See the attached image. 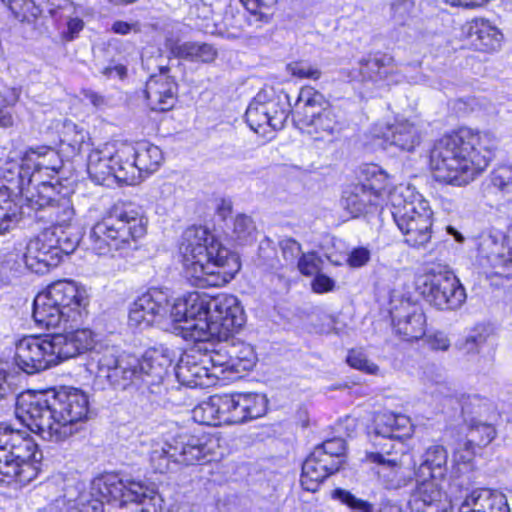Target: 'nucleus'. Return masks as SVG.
<instances>
[{
	"label": "nucleus",
	"instance_id": "4c0bfd02",
	"mask_svg": "<svg viewBox=\"0 0 512 512\" xmlns=\"http://www.w3.org/2000/svg\"><path fill=\"white\" fill-rule=\"evenodd\" d=\"M40 206L47 207L49 217L55 222L59 229L68 226L74 218L75 211L69 197L59 195L52 197L48 195L46 198H42Z\"/></svg>",
	"mask_w": 512,
	"mask_h": 512
},
{
	"label": "nucleus",
	"instance_id": "603ef678",
	"mask_svg": "<svg viewBox=\"0 0 512 512\" xmlns=\"http://www.w3.org/2000/svg\"><path fill=\"white\" fill-rule=\"evenodd\" d=\"M12 206L8 190L0 188V233L9 230L18 221L17 215L11 213Z\"/></svg>",
	"mask_w": 512,
	"mask_h": 512
},
{
	"label": "nucleus",
	"instance_id": "f257e3e1",
	"mask_svg": "<svg viewBox=\"0 0 512 512\" xmlns=\"http://www.w3.org/2000/svg\"><path fill=\"white\" fill-rule=\"evenodd\" d=\"M88 395L74 387L27 391L19 395L16 416L44 440L64 441L76 432L75 424L87 419Z\"/></svg>",
	"mask_w": 512,
	"mask_h": 512
},
{
	"label": "nucleus",
	"instance_id": "7ed1b4c3",
	"mask_svg": "<svg viewBox=\"0 0 512 512\" xmlns=\"http://www.w3.org/2000/svg\"><path fill=\"white\" fill-rule=\"evenodd\" d=\"M179 254L187 277L199 287H221L240 269L236 254L225 247L206 227L187 228Z\"/></svg>",
	"mask_w": 512,
	"mask_h": 512
},
{
	"label": "nucleus",
	"instance_id": "09e8293b",
	"mask_svg": "<svg viewBox=\"0 0 512 512\" xmlns=\"http://www.w3.org/2000/svg\"><path fill=\"white\" fill-rule=\"evenodd\" d=\"M87 132L72 122H65L61 135V143L66 144L72 152H80L87 139Z\"/></svg>",
	"mask_w": 512,
	"mask_h": 512
},
{
	"label": "nucleus",
	"instance_id": "6ab92c4d",
	"mask_svg": "<svg viewBox=\"0 0 512 512\" xmlns=\"http://www.w3.org/2000/svg\"><path fill=\"white\" fill-rule=\"evenodd\" d=\"M62 167V160L58 152L48 146L30 148L26 151L21 165L24 174H30L29 181L38 183L46 191H54L51 182L44 180V176L53 179Z\"/></svg>",
	"mask_w": 512,
	"mask_h": 512
},
{
	"label": "nucleus",
	"instance_id": "c85d7f7f",
	"mask_svg": "<svg viewBox=\"0 0 512 512\" xmlns=\"http://www.w3.org/2000/svg\"><path fill=\"white\" fill-rule=\"evenodd\" d=\"M417 486L411 493V512H451L450 504L443 500V492L437 482L416 479Z\"/></svg>",
	"mask_w": 512,
	"mask_h": 512
},
{
	"label": "nucleus",
	"instance_id": "1a4fd4ad",
	"mask_svg": "<svg viewBox=\"0 0 512 512\" xmlns=\"http://www.w3.org/2000/svg\"><path fill=\"white\" fill-rule=\"evenodd\" d=\"M391 214L405 242L416 248L431 240L432 211L410 185L400 184L390 194Z\"/></svg>",
	"mask_w": 512,
	"mask_h": 512
},
{
	"label": "nucleus",
	"instance_id": "dca6fc26",
	"mask_svg": "<svg viewBox=\"0 0 512 512\" xmlns=\"http://www.w3.org/2000/svg\"><path fill=\"white\" fill-rule=\"evenodd\" d=\"M53 334L25 336L16 343L15 363L27 374H35L60 363Z\"/></svg>",
	"mask_w": 512,
	"mask_h": 512
},
{
	"label": "nucleus",
	"instance_id": "de8ad7c7",
	"mask_svg": "<svg viewBox=\"0 0 512 512\" xmlns=\"http://www.w3.org/2000/svg\"><path fill=\"white\" fill-rule=\"evenodd\" d=\"M26 268V251L22 244L14 245L1 259V269L13 273H20Z\"/></svg>",
	"mask_w": 512,
	"mask_h": 512
},
{
	"label": "nucleus",
	"instance_id": "8fccbe9b",
	"mask_svg": "<svg viewBox=\"0 0 512 512\" xmlns=\"http://www.w3.org/2000/svg\"><path fill=\"white\" fill-rule=\"evenodd\" d=\"M246 406L247 421L257 419L265 415L268 400L265 395L258 393H242Z\"/></svg>",
	"mask_w": 512,
	"mask_h": 512
},
{
	"label": "nucleus",
	"instance_id": "6e6d98bb",
	"mask_svg": "<svg viewBox=\"0 0 512 512\" xmlns=\"http://www.w3.org/2000/svg\"><path fill=\"white\" fill-rule=\"evenodd\" d=\"M287 71L294 77L300 79L318 80L322 72L317 67L306 61H295L287 65Z\"/></svg>",
	"mask_w": 512,
	"mask_h": 512
},
{
	"label": "nucleus",
	"instance_id": "bf43d9fd",
	"mask_svg": "<svg viewBox=\"0 0 512 512\" xmlns=\"http://www.w3.org/2000/svg\"><path fill=\"white\" fill-rule=\"evenodd\" d=\"M321 263L322 261L316 253H303L297 261V267L301 274L312 276L320 272Z\"/></svg>",
	"mask_w": 512,
	"mask_h": 512
},
{
	"label": "nucleus",
	"instance_id": "e2e57ef3",
	"mask_svg": "<svg viewBox=\"0 0 512 512\" xmlns=\"http://www.w3.org/2000/svg\"><path fill=\"white\" fill-rule=\"evenodd\" d=\"M426 343L431 350L447 351L451 345L449 337L441 331H436L426 337Z\"/></svg>",
	"mask_w": 512,
	"mask_h": 512
},
{
	"label": "nucleus",
	"instance_id": "5701e85b",
	"mask_svg": "<svg viewBox=\"0 0 512 512\" xmlns=\"http://www.w3.org/2000/svg\"><path fill=\"white\" fill-rule=\"evenodd\" d=\"M391 318L395 333L404 340H418L425 335L426 317L417 305L402 301L391 310Z\"/></svg>",
	"mask_w": 512,
	"mask_h": 512
},
{
	"label": "nucleus",
	"instance_id": "680f3d73",
	"mask_svg": "<svg viewBox=\"0 0 512 512\" xmlns=\"http://www.w3.org/2000/svg\"><path fill=\"white\" fill-rule=\"evenodd\" d=\"M371 258V251L367 247L352 249L347 258V264L352 268L365 266Z\"/></svg>",
	"mask_w": 512,
	"mask_h": 512
},
{
	"label": "nucleus",
	"instance_id": "0e129e2a",
	"mask_svg": "<svg viewBox=\"0 0 512 512\" xmlns=\"http://www.w3.org/2000/svg\"><path fill=\"white\" fill-rule=\"evenodd\" d=\"M335 281L327 275L318 272L312 281V290L315 293L322 294L333 291Z\"/></svg>",
	"mask_w": 512,
	"mask_h": 512
},
{
	"label": "nucleus",
	"instance_id": "0eeeda50",
	"mask_svg": "<svg viewBox=\"0 0 512 512\" xmlns=\"http://www.w3.org/2000/svg\"><path fill=\"white\" fill-rule=\"evenodd\" d=\"M42 452L27 430L0 423V483L26 485L39 473Z\"/></svg>",
	"mask_w": 512,
	"mask_h": 512
},
{
	"label": "nucleus",
	"instance_id": "f8f14e48",
	"mask_svg": "<svg viewBox=\"0 0 512 512\" xmlns=\"http://www.w3.org/2000/svg\"><path fill=\"white\" fill-rule=\"evenodd\" d=\"M416 290L432 306L440 310H455L466 300L465 288L445 267L437 266L419 275Z\"/></svg>",
	"mask_w": 512,
	"mask_h": 512
},
{
	"label": "nucleus",
	"instance_id": "79ce46f5",
	"mask_svg": "<svg viewBox=\"0 0 512 512\" xmlns=\"http://www.w3.org/2000/svg\"><path fill=\"white\" fill-rule=\"evenodd\" d=\"M327 105L328 101L321 92L312 86H304L298 94L295 111L298 115H303L301 119H305L306 114H311V111H316V109L321 111Z\"/></svg>",
	"mask_w": 512,
	"mask_h": 512
},
{
	"label": "nucleus",
	"instance_id": "774afa93",
	"mask_svg": "<svg viewBox=\"0 0 512 512\" xmlns=\"http://www.w3.org/2000/svg\"><path fill=\"white\" fill-rule=\"evenodd\" d=\"M84 28V21L79 17L69 18L67 21V30L63 33V37L67 41H72L78 37Z\"/></svg>",
	"mask_w": 512,
	"mask_h": 512
},
{
	"label": "nucleus",
	"instance_id": "2eb2a0df",
	"mask_svg": "<svg viewBox=\"0 0 512 512\" xmlns=\"http://www.w3.org/2000/svg\"><path fill=\"white\" fill-rule=\"evenodd\" d=\"M291 111L287 93L262 90L257 93L246 110V121L250 128L259 133L282 129Z\"/></svg>",
	"mask_w": 512,
	"mask_h": 512
},
{
	"label": "nucleus",
	"instance_id": "473e14b6",
	"mask_svg": "<svg viewBox=\"0 0 512 512\" xmlns=\"http://www.w3.org/2000/svg\"><path fill=\"white\" fill-rule=\"evenodd\" d=\"M467 35L475 50L496 51L501 46L503 35L500 30L485 19H475L468 24Z\"/></svg>",
	"mask_w": 512,
	"mask_h": 512
},
{
	"label": "nucleus",
	"instance_id": "a19ab883",
	"mask_svg": "<svg viewBox=\"0 0 512 512\" xmlns=\"http://www.w3.org/2000/svg\"><path fill=\"white\" fill-rule=\"evenodd\" d=\"M83 491H88L83 485L70 487L66 490L62 500L67 506L66 512H102V500L98 498L82 500Z\"/></svg>",
	"mask_w": 512,
	"mask_h": 512
},
{
	"label": "nucleus",
	"instance_id": "e433bc0d",
	"mask_svg": "<svg viewBox=\"0 0 512 512\" xmlns=\"http://www.w3.org/2000/svg\"><path fill=\"white\" fill-rule=\"evenodd\" d=\"M303 125L313 128L315 133L336 135L339 134L345 127L335 110L331 107L323 108L321 111H311V114H306L305 119H299Z\"/></svg>",
	"mask_w": 512,
	"mask_h": 512
},
{
	"label": "nucleus",
	"instance_id": "4468645a",
	"mask_svg": "<svg viewBox=\"0 0 512 512\" xmlns=\"http://www.w3.org/2000/svg\"><path fill=\"white\" fill-rule=\"evenodd\" d=\"M138 359L132 356H118L114 348H106L97 359V371L93 381L95 389L108 387L115 390L135 388L139 390L137 374Z\"/></svg>",
	"mask_w": 512,
	"mask_h": 512
},
{
	"label": "nucleus",
	"instance_id": "864d4df0",
	"mask_svg": "<svg viewBox=\"0 0 512 512\" xmlns=\"http://www.w3.org/2000/svg\"><path fill=\"white\" fill-rule=\"evenodd\" d=\"M346 361L349 366L367 374H377L379 367L370 361L362 349H351Z\"/></svg>",
	"mask_w": 512,
	"mask_h": 512
},
{
	"label": "nucleus",
	"instance_id": "5fc2aeb1",
	"mask_svg": "<svg viewBox=\"0 0 512 512\" xmlns=\"http://www.w3.org/2000/svg\"><path fill=\"white\" fill-rule=\"evenodd\" d=\"M334 497L350 508L353 512H373V506L369 502L356 497L351 492L343 489L334 491Z\"/></svg>",
	"mask_w": 512,
	"mask_h": 512
},
{
	"label": "nucleus",
	"instance_id": "052dcab7",
	"mask_svg": "<svg viewBox=\"0 0 512 512\" xmlns=\"http://www.w3.org/2000/svg\"><path fill=\"white\" fill-rule=\"evenodd\" d=\"M282 256L287 264H294L302 254L301 245L292 238H286L279 243Z\"/></svg>",
	"mask_w": 512,
	"mask_h": 512
},
{
	"label": "nucleus",
	"instance_id": "4be33fe9",
	"mask_svg": "<svg viewBox=\"0 0 512 512\" xmlns=\"http://www.w3.org/2000/svg\"><path fill=\"white\" fill-rule=\"evenodd\" d=\"M64 324L66 332L53 334L60 362L75 358L94 348L96 335L91 329L79 328L80 324Z\"/></svg>",
	"mask_w": 512,
	"mask_h": 512
},
{
	"label": "nucleus",
	"instance_id": "f03ea898",
	"mask_svg": "<svg viewBox=\"0 0 512 512\" xmlns=\"http://www.w3.org/2000/svg\"><path fill=\"white\" fill-rule=\"evenodd\" d=\"M495 143L486 133L463 128L438 139L431 151L429 165L436 180L464 186L488 167Z\"/></svg>",
	"mask_w": 512,
	"mask_h": 512
},
{
	"label": "nucleus",
	"instance_id": "412c9836",
	"mask_svg": "<svg viewBox=\"0 0 512 512\" xmlns=\"http://www.w3.org/2000/svg\"><path fill=\"white\" fill-rule=\"evenodd\" d=\"M178 382L190 388H206L216 384L207 362H204L202 347L185 353L175 367Z\"/></svg>",
	"mask_w": 512,
	"mask_h": 512
},
{
	"label": "nucleus",
	"instance_id": "9d476101",
	"mask_svg": "<svg viewBox=\"0 0 512 512\" xmlns=\"http://www.w3.org/2000/svg\"><path fill=\"white\" fill-rule=\"evenodd\" d=\"M185 301V295L171 303V295L167 289L151 288L139 296L129 312V323L132 326H150L171 324L173 331L184 338V320L188 312H177L179 303Z\"/></svg>",
	"mask_w": 512,
	"mask_h": 512
},
{
	"label": "nucleus",
	"instance_id": "49530a36",
	"mask_svg": "<svg viewBox=\"0 0 512 512\" xmlns=\"http://www.w3.org/2000/svg\"><path fill=\"white\" fill-rule=\"evenodd\" d=\"M217 415L215 395L201 402L192 410L193 420L202 425L219 426V417Z\"/></svg>",
	"mask_w": 512,
	"mask_h": 512
},
{
	"label": "nucleus",
	"instance_id": "f704fd0d",
	"mask_svg": "<svg viewBox=\"0 0 512 512\" xmlns=\"http://www.w3.org/2000/svg\"><path fill=\"white\" fill-rule=\"evenodd\" d=\"M345 449V441L343 439L332 438L317 445L311 452V455L331 475L337 472L343 464Z\"/></svg>",
	"mask_w": 512,
	"mask_h": 512
},
{
	"label": "nucleus",
	"instance_id": "c756f323",
	"mask_svg": "<svg viewBox=\"0 0 512 512\" xmlns=\"http://www.w3.org/2000/svg\"><path fill=\"white\" fill-rule=\"evenodd\" d=\"M458 512H510V508L503 493L476 489L464 498Z\"/></svg>",
	"mask_w": 512,
	"mask_h": 512
},
{
	"label": "nucleus",
	"instance_id": "a18cd8bd",
	"mask_svg": "<svg viewBox=\"0 0 512 512\" xmlns=\"http://www.w3.org/2000/svg\"><path fill=\"white\" fill-rule=\"evenodd\" d=\"M495 437V429L487 423L472 424L468 433V440L465 443L467 455L460 456L463 461H469L472 456L470 451L474 446H485Z\"/></svg>",
	"mask_w": 512,
	"mask_h": 512
},
{
	"label": "nucleus",
	"instance_id": "58836bf2",
	"mask_svg": "<svg viewBox=\"0 0 512 512\" xmlns=\"http://www.w3.org/2000/svg\"><path fill=\"white\" fill-rule=\"evenodd\" d=\"M171 52L175 57L204 63L214 61L217 56V50L212 45L198 42L175 44L171 47Z\"/></svg>",
	"mask_w": 512,
	"mask_h": 512
},
{
	"label": "nucleus",
	"instance_id": "393cba45",
	"mask_svg": "<svg viewBox=\"0 0 512 512\" xmlns=\"http://www.w3.org/2000/svg\"><path fill=\"white\" fill-rule=\"evenodd\" d=\"M395 64L392 56L387 54L375 55L362 59L357 68L342 69L341 77L349 81H361L379 83L387 81L395 72Z\"/></svg>",
	"mask_w": 512,
	"mask_h": 512
},
{
	"label": "nucleus",
	"instance_id": "b1692460",
	"mask_svg": "<svg viewBox=\"0 0 512 512\" xmlns=\"http://www.w3.org/2000/svg\"><path fill=\"white\" fill-rule=\"evenodd\" d=\"M375 138L382 140L381 145L395 146L401 151L412 152L421 142L419 128L408 120L396 121L389 126L375 125L372 129Z\"/></svg>",
	"mask_w": 512,
	"mask_h": 512
},
{
	"label": "nucleus",
	"instance_id": "c9c22d12",
	"mask_svg": "<svg viewBox=\"0 0 512 512\" xmlns=\"http://www.w3.org/2000/svg\"><path fill=\"white\" fill-rule=\"evenodd\" d=\"M341 205L352 217H358L381 204L377 202V196H372L357 183L343 192Z\"/></svg>",
	"mask_w": 512,
	"mask_h": 512
},
{
	"label": "nucleus",
	"instance_id": "cd10ccee",
	"mask_svg": "<svg viewBox=\"0 0 512 512\" xmlns=\"http://www.w3.org/2000/svg\"><path fill=\"white\" fill-rule=\"evenodd\" d=\"M483 197L498 209H512V167L499 166L491 171L482 186Z\"/></svg>",
	"mask_w": 512,
	"mask_h": 512
},
{
	"label": "nucleus",
	"instance_id": "2f4dec72",
	"mask_svg": "<svg viewBox=\"0 0 512 512\" xmlns=\"http://www.w3.org/2000/svg\"><path fill=\"white\" fill-rule=\"evenodd\" d=\"M358 183L372 196H377V202L382 205L385 201L390 202V194L398 187L391 189L389 175L376 164H366L360 168Z\"/></svg>",
	"mask_w": 512,
	"mask_h": 512
},
{
	"label": "nucleus",
	"instance_id": "7c9ffc66",
	"mask_svg": "<svg viewBox=\"0 0 512 512\" xmlns=\"http://www.w3.org/2000/svg\"><path fill=\"white\" fill-rule=\"evenodd\" d=\"M448 453L442 445L429 446L415 471V478L437 482L447 474Z\"/></svg>",
	"mask_w": 512,
	"mask_h": 512
},
{
	"label": "nucleus",
	"instance_id": "9b49d317",
	"mask_svg": "<svg viewBox=\"0 0 512 512\" xmlns=\"http://www.w3.org/2000/svg\"><path fill=\"white\" fill-rule=\"evenodd\" d=\"M79 239L59 228L45 229L25 246L26 268L38 274L47 273L56 267L64 255L75 251Z\"/></svg>",
	"mask_w": 512,
	"mask_h": 512
},
{
	"label": "nucleus",
	"instance_id": "f3484780",
	"mask_svg": "<svg viewBox=\"0 0 512 512\" xmlns=\"http://www.w3.org/2000/svg\"><path fill=\"white\" fill-rule=\"evenodd\" d=\"M134 168L119 159L118 149L112 144H104L97 147L88 155L87 172L90 178L97 184H105L115 179L126 184H133Z\"/></svg>",
	"mask_w": 512,
	"mask_h": 512
},
{
	"label": "nucleus",
	"instance_id": "72a5a7b5",
	"mask_svg": "<svg viewBox=\"0 0 512 512\" xmlns=\"http://www.w3.org/2000/svg\"><path fill=\"white\" fill-rule=\"evenodd\" d=\"M216 340L218 341L217 344H205L202 347V353L204 355V362H207L217 382L220 378H225V373H232L230 369L232 360L228 339Z\"/></svg>",
	"mask_w": 512,
	"mask_h": 512
},
{
	"label": "nucleus",
	"instance_id": "37998d69",
	"mask_svg": "<svg viewBox=\"0 0 512 512\" xmlns=\"http://www.w3.org/2000/svg\"><path fill=\"white\" fill-rule=\"evenodd\" d=\"M329 475L328 470L310 454L302 465L301 485L305 490L315 492L319 484Z\"/></svg>",
	"mask_w": 512,
	"mask_h": 512
},
{
	"label": "nucleus",
	"instance_id": "13d9d810",
	"mask_svg": "<svg viewBox=\"0 0 512 512\" xmlns=\"http://www.w3.org/2000/svg\"><path fill=\"white\" fill-rule=\"evenodd\" d=\"M217 405L219 425L234 424L233 417V397L231 395H215Z\"/></svg>",
	"mask_w": 512,
	"mask_h": 512
},
{
	"label": "nucleus",
	"instance_id": "a211bd4d",
	"mask_svg": "<svg viewBox=\"0 0 512 512\" xmlns=\"http://www.w3.org/2000/svg\"><path fill=\"white\" fill-rule=\"evenodd\" d=\"M477 261L495 276L512 277V255L501 232L480 236L477 246Z\"/></svg>",
	"mask_w": 512,
	"mask_h": 512
},
{
	"label": "nucleus",
	"instance_id": "39448f33",
	"mask_svg": "<svg viewBox=\"0 0 512 512\" xmlns=\"http://www.w3.org/2000/svg\"><path fill=\"white\" fill-rule=\"evenodd\" d=\"M147 232V219L131 205L112 207L91 228L90 248L98 255L118 253L126 257L139 248Z\"/></svg>",
	"mask_w": 512,
	"mask_h": 512
},
{
	"label": "nucleus",
	"instance_id": "338daca9",
	"mask_svg": "<svg viewBox=\"0 0 512 512\" xmlns=\"http://www.w3.org/2000/svg\"><path fill=\"white\" fill-rule=\"evenodd\" d=\"M485 340L486 338L483 334L479 332L471 333L466 337L461 349L467 354L475 353L478 351L480 346L485 342Z\"/></svg>",
	"mask_w": 512,
	"mask_h": 512
},
{
	"label": "nucleus",
	"instance_id": "ea45409f",
	"mask_svg": "<svg viewBox=\"0 0 512 512\" xmlns=\"http://www.w3.org/2000/svg\"><path fill=\"white\" fill-rule=\"evenodd\" d=\"M251 18H247L243 12L226 11L222 21L215 24V29L211 33L218 34L229 39L239 38L245 28L250 25Z\"/></svg>",
	"mask_w": 512,
	"mask_h": 512
},
{
	"label": "nucleus",
	"instance_id": "423d86ee",
	"mask_svg": "<svg viewBox=\"0 0 512 512\" xmlns=\"http://www.w3.org/2000/svg\"><path fill=\"white\" fill-rule=\"evenodd\" d=\"M86 289L70 280L52 283L39 293L33 302V318L46 328L58 327L62 322L81 324L87 317Z\"/></svg>",
	"mask_w": 512,
	"mask_h": 512
},
{
	"label": "nucleus",
	"instance_id": "6e6552de",
	"mask_svg": "<svg viewBox=\"0 0 512 512\" xmlns=\"http://www.w3.org/2000/svg\"><path fill=\"white\" fill-rule=\"evenodd\" d=\"M225 448L216 434H181L172 443H155L149 454V460L156 472L164 473L170 464L193 465L206 463L224 455Z\"/></svg>",
	"mask_w": 512,
	"mask_h": 512
},
{
	"label": "nucleus",
	"instance_id": "20e7f679",
	"mask_svg": "<svg viewBox=\"0 0 512 512\" xmlns=\"http://www.w3.org/2000/svg\"><path fill=\"white\" fill-rule=\"evenodd\" d=\"M177 312H188L184 320V339L210 342L229 339L245 323V313L238 298L231 294L210 296L197 291L185 295Z\"/></svg>",
	"mask_w": 512,
	"mask_h": 512
},
{
	"label": "nucleus",
	"instance_id": "aec40b11",
	"mask_svg": "<svg viewBox=\"0 0 512 512\" xmlns=\"http://www.w3.org/2000/svg\"><path fill=\"white\" fill-rule=\"evenodd\" d=\"M172 360L163 351L149 349L141 359H138L137 374L139 377V391L142 394H162L163 380L167 375Z\"/></svg>",
	"mask_w": 512,
	"mask_h": 512
},
{
	"label": "nucleus",
	"instance_id": "a878e982",
	"mask_svg": "<svg viewBox=\"0 0 512 512\" xmlns=\"http://www.w3.org/2000/svg\"><path fill=\"white\" fill-rule=\"evenodd\" d=\"M118 157L134 168L133 184L139 178L141 172H154L163 160L160 148L147 142L140 143L137 147L121 144L118 148Z\"/></svg>",
	"mask_w": 512,
	"mask_h": 512
},
{
	"label": "nucleus",
	"instance_id": "3c124183",
	"mask_svg": "<svg viewBox=\"0 0 512 512\" xmlns=\"http://www.w3.org/2000/svg\"><path fill=\"white\" fill-rule=\"evenodd\" d=\"M255 230V224L250 216L239 214L235 217L232 235L236 241L240 243L249 241L255 233Z\"/></svg>",
	"mask_w": 512,
	"mask_h": 512
},
{
	"label": "nucleus",
	"instance_id": "69168bd1",
	"mask_svg": "<svg viewBox=\"0 0 512 512\" xmlns=\"http://www.w3.org/2000/svg\"><path fill=\"white\" fill-rule=\"evenodd\" d=\"M233 397V419L234 424L247 422L246 406L242 397V393L232 394Z\"/></svg>",
	"mask_w": 512,
	"mask_h": 512
},
{
	"label": "nucleus",
	"instance_id": "ddd939ff",
	"mask_svg": "<svg viewBox=\"0 0 512 512\" xmlns=\"http://www.w3.org/2000/svg\"><path fill=\"white\" fill-rule=\"evenodd\" d=\"M411 431L410 418L392 412H381L374 416L373 425L370 428L368 435L370 441L375 447H379L377 452H370L367 458L374 463L380 465L378 474L388 467L395 469L399 467L397 458H386L385 455L391 454L393 448L392 440L408 435Z\"/></svg>",
	"mask_w": 512,
	"mask_h": 512
},
{
	"label": "nucleus",
	"instance_id": "c03bdc74",
	"mask_svg": "<svg viewBox=\"0 0 512 512\" xmlns=\"http://www.w3.org/2000/svg\"><path fill=\"white\" fill-rule=\"evenodd\" d=\"M230 356L232 373L241 374L250 371L256 363L253 348L245 343L230 344Z\"/></svg>",
	"mask_w": 512,
	"mask_h": 512
},
{
	"label": "nucleus",
	"instance_id": "bb28decb",
	"mask_svg": "<svg viewBox=\"0 0 512 512\" xmlns=\"http://www.w3.org/2000/svg\"><path fill=\"white\" fill-rule=\"evenodd\" d=\"M168 72L169 68L162 67L146 82L145 96L151 110L168 111L175 105L177 84Z\"/></svg>",
	"mask_w": 512,
	"mask_h": 512
},
{
	"label": "nucleus",
	"instance_id": "4d7b16f0",
	"mask_svg": "<svg viewBox=\"0 0 512 512\" xmlns=\"http://www.w3.org/2000/svg\"><path fill=\"white\" fill-rule=\"evenodd\" d=\"M255 21H267L268 13L264 11L273 7L277 0H240Z\"/></svg>",
	"mask_w": 512,
	"mask_h": 512
}]
</instances>
